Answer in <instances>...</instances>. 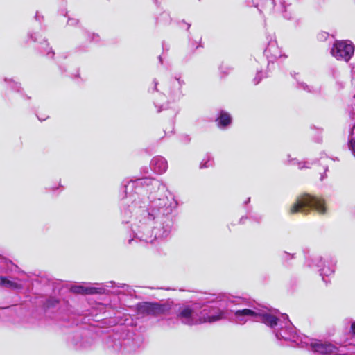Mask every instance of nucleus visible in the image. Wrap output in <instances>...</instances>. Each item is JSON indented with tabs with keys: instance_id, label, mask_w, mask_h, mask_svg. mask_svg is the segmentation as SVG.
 Segmentation results:
<instances>
[{
	"instance_id": "11",
	"label": "nucleus",
	"mask_w": 355,
	"mask_h": 355,
	"mask_svg": "<svg viewBox=\"0 0 355 355\" xmlns=\"http://www.w3.org/2000/svg\"><path fill=\"white\" fill-rule=\"evenodd\" d=\"M258 315H259V313H257L255 311H252L251 309H241V310H237L235 312V315L237 316V317L248 315V316H252V317L257 318Z\"/></svg>"
},
{
	"instance_id": "12",
	"label": "nucleus",
	"mask_w": 355,
	"mask_h": 355,
	"mask_svg": "<svg viewBox=\"0 0 355 355\" xmlns=\"http://www.w3.org/2000/svg\"><path fill=\"white\" fill-rule=\"evenodd\" d=\"M58 304H59L58 300H57L56 298H54V297H51L46 301L44 306L46 308L49 309V308L55 306Z\"/></svg>"
},
{
	"instance_id": "5",
	"label": "nucleus",
	"mask_w": 355,
	"mask_h": 355,
	"mask_svg": "<svg viewBox=\"0 0 355 355\" xmlns=\"http://www.w3.org/2000/svg\"><path fill=\"white\" fill-rule=\"evenodd\" d=\"M70 290L75 294L83 295H94L100 293L98 291L99 288L95 287L84 286L82 285L73 286L71 288Z\"/></svg>"
},
{
	"instance_id": "14",
	"label": "nucleus",
	"mask_w": 355,
	"mask_h": 355,
	"mask_svg": "<svg viewBox=\"0 0 355 355\" xmlns=\"http://www.w3.org/2000/svg\"><path fill=\"white\" fill-rule=\"evenodd\" d=\"M352 133L355 134V125L353 128ZM349 148L355 153V137L350 139Z\"/></svg>"
},
{
	"instance_id": "4",
	"label": "nucleus",
	"mask_w": 355,
	"mask_h": 355,
	"mask_svg": "<svg viewBox=\"0 0 355 355\" xmlns=\"http://www.w3.org/2000/svg\"><path fill=\"white\" fill-rule=\"evenodd\" d=\"M310 345L315 352H318L323 355L331 354L337 350V347L334 345L329 343H322L320 340L312 342Z\"/></svg>"
},
{
	"instance_id": "8",
	"label": "nucleus",
	"mask_w": 355,
	"mask_h": 355,
	"mask_svg": "<svg viewBox=\"0 0 355 355\" xmlns=\"http://www.w3.org/2000/svg\"><path fill=\"white\" fill-rule=\"evenodd\" d=\"M193 312H194L193 309L192 308H191L190 306H184L179 311V313L178 314V318L190 320V322H187V324L189 325H191L193 324L191 318H192Z\"/></svg>"
},
{
	"instance_id": "15",
	"label": "nucleus",
	"mask_w": 355,
	"mask_h": 355,
	"mask_svg": "<svg viewBox=\"0 0 355 355\" xmlns=\"http://www.w3.org/2000/svg\"><path fill=\"white\" fill-rule=\"evenodd\" d=\"M350 332L354 336H355V321L351 324Z\"/></svg>"
},
{
	"instance_id": "10",
	"label": "nucleus",
	"mask_w": 355,
	"mask_h": 355,
	"mask_svg": "<svg viewBox=\"0 0 355 355\" xmlns=\"http://www.w3.org/2000/svg\"><path fill=\"white\" fill-rule=\"evenodd\" d=\"M223 313L222 311L218 310L217 313L214 315L203 317L198 320V323L214 322L220 320L223 317Z\"/></svg>"
},
{
	"instance_id": "13",
	"label": "nucleus",
	"mask_w": 355,
	"mask_h": 355,
	"mask_svg": "<svg viewBox=\"0 0 355 355\" xmlns=\"http://www.w3.org/2000/svg\"><path fill=\"white\" fill-rule=\"evenodd\" d=\"M155 164L157 165L159 168L162 167V168H159L158 170L159 173H162V172H164L166 171V162L164 160H163L162 159H159L156 162Z\"/></svg>"
},
{
	"instance_id": "6",
	"label": "nucleus",
	"mask_w": 355,
	"mask_h": 355,
	"mask_svg": "<svg viewBox=\"0 0 355 355\" xmlns=\"http://www.w3.org/2000/svg\"><path fill=\"white\" fill-rule=\"evenodd\" d=\"M0 285L11 290H20L23 288V286L16 282L9 280L6 277H0Z\"/></svg>"
},
{
	"instance_id": "3",
	"label": "nucleus",
	"mask_w": 355,
	"mask_h": 355,
	"mask_svg": "<svg viewBox=\"0 0 355 355\" xmlns=\"http://www.w3.org/2000/svg\"><path fill=\"white\" fill-rule=\"evenodd\" d=\"M169 311L166 304H161L157 302H143L136 305L137 315H151L157 317L163 315Z\"/></svg>"
},
{
	"instance_id": "2",
	"label": "nucleus",
	"mask_w": 355,
	"mask_h": 355,
	"mask_svg": "<svg viewBox=\"0 0 355 355\" xmlns=\"http://www.w3.org/2000/svg\"><path fill=\"white\" fill-rule=\"evenodd\" d=\"M354 53V45L348 40H337L331 49V55L338 60L348 62Z\"/></svg>"
},
{
	"instance_id": "7",
	"label": "nucleus",
	"mask_w": 355,
	"mask_h": 355,
	"mask_svg": "<svg viewBox=\"0 0 355 355\" xmlns=\"http://www.w3.org/2000/svg\"><path fill=\"white\" fill-rule=\"evenodd\" d=\"M258 317L260 318V320L262 322L266 324V325L273 327L276 326L278 323L279 319L277 317L271 315V314H260L259 313Z\"/></svg>"
},
{
	"instance_id": "9",
	"label": "nucleus",
	"mask_w": 355,
	"mask_h": 355,
	"mask_svg": "<svg viewBox=\"0 0 355 355\" xmlns=\"http://www.w3.org/2000/svg\"><path fill=\"white\" fill-rule=\"evenodd\" d=\"M216 122L218 127L225 128L231 123L232 118L228 113L221 112L219 116L216 119Z\"/></svg>"
},
{
	"instance_id": "1",
	"label": "nucleus",
	"mask_w": 355,
	"mask_h": 355,
	"mask_svg": "<svg viewBox=\"0 0 355 355\" xmlns=\"http://www.w3.org/2000/svg\"><path fill=\"white\" fill-rule=\"evenodd\" d=\"M311 209H314L320 214H325L327 213L325 200L322 197L304 193L297 197L295 202L291 206L288 213L291 215L297 213L307 215Z\"/></svg>"
}]
</instances>
